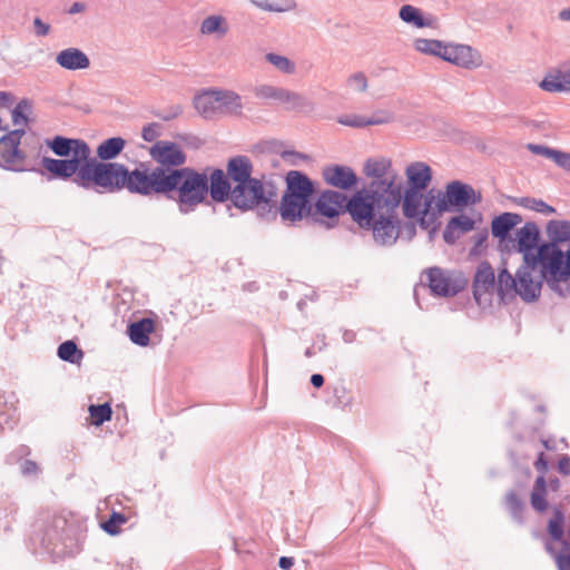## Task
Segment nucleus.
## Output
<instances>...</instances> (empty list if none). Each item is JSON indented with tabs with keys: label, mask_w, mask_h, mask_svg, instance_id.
<instances>
[{
	"label": "nucleus",
	"mask_w": 570,
	"mask_h": 570,
	"mask_svg": "<svg viewBox=\"0 0 570 570\" xmlns=\"http://www.w3.org/2000/svg\"><path fill=\"white\" fill-rule=\"evenodd\" d=\"M253 165L248 157L236 156L227 164V176L235 185L252 179Z\"/></svg>",
	"instance_id": "27"
},
{
	"label": "nucleus",
	"mask_w": 570,
	"mask_h": 570,
	"mask_svg": "<svg viewBox=\"0 0 570 570\" xmlns=\"http://www.w3.org/2000/svg\"><path fill=\"white\" fill-rule=\"evenodd\" d=\"M160 136V126L156 122L144 126L141 137L145 141H154Z\"/></svg>",
	"instance_id": "55"
},
{
	"label": "nucleus",
	"mask_w": 570,
	"mask_h": 570,
	"mask_svg": "<svg viewBox=\"0 0 570 570\" xmlns=\"http://www.w3.org/2000/svg\"><path fill=\"white\" fill-rule=\"evenodd\" d=\"M394 120V114L389 110H377L371 117H366V127L385 125Z\"/></svg>",
	"instance_id": "51"
},
{
	"label": "nucleus",
	"mask_w": 570,
	"mask_h": 570,
	"mask_svg": "<svg viewBox=\"0 0 570 570\" xmlns=\"http://www.w3.org/2000/svg\"><path fill=\"white\" fill-rule=\"evenodd\" d=\"M125 522H126V518L124 514L118 513V512H112L110 518L102 523V529L107 533L115 535V534H118L120 531L119 525L124 524Z\"/></svg>",
	"instance_id": "49"
},
{
	"label": "nucleus",
	"mask_w": 570,
	"mask_h": 570,
	"mask_svg": "<svg viewBox=\"0 0 570 570\" xmlns=\"http://www.w3.org/2000/svg\"><path fill=\"white\" fill-rule=\"evenodd\" d=\"M548 489L544 475H539L533 484L530 503L534 511L543 513L548 510L549 503L547 500Z\"/></svg>",
	"instance_id": "36"
},
{
	"label": "nucleus",
	"mask_w": 570,
	"mask_h": 570,
	"mask_svg": "<svg viewBox=\"0 0 570 570\" xmlns=\"http://www.w3.org/2000/svg\"><path fill=\"white\" fill-rule=\"evenodd\" d=\"M229 23L226 17L222 14H210L203 19L199 26V32L203 36L223 39L229 32Z\"/></svg>",
	"instance_id": "28"
},
{
	"label": "nucleus",
	"mask_w": 570,
	"mask_h": 570,
	"mask_svg": "<svg viewBox=\"0 0 570 570\" xmlns=\"http://www.w3.org/2000/svg\"><path fill=\"white\" fill-rule=\"evenodd\" d=\"M405 174L410 183V188H416L419 190L425 189L432 179L431 168L422 161L409 165Z\"/></svg>",
	"instance_id": "29"
},
{
	"label": "nucleus",
	"mask_w": 570,
	"mask_h": 570,
	"mask_svg": "<svg viewBox=\"0 0 570 570\" xmlns=\"http://www.w3.org/2000/svg\"><path fill=\"white\" fill-rule=\"evenodd\" d=\"M495 293V275L490 263L482 262L473 278V297L481 307L490 305Z\"/></svg>",
	"instance_id": "12"
},
{
	"label": "nucleus",
	"mask_w": 570,
	"mask_h": 570,
	"mask_svg": "<svg viewBox=\"0 0 570 570\" xmlns=\"http://www.w3.org/2000/svg\"><path fill=\"white\" fill-rule=\"evenodd\" d=\"M461 236V233L455 229L449 222L443 232V239L448 244H454Z\"/></svg>",
	"instance_id": "57"
},
{
	"label": "nucleus",
	"mask_w": 570,
	"mask_h": 570,
	"mask_svg": "<svg viewBox=\"0 0 570 570\" xmlns=\"http://www.w3.org/2000/svg\"><path fill=\"white\" fill-rule=\"evenodd\" d=\"M155 330V324L151 318H141L128 325V335L130 341L139 346H147L150 342V334Z\"/></svg>",
	"instance_id": "30"
},
{
	"label": "nucleus",
	"mask_w": 570,
	"mask_h": 570,
	"mask_svg": "<svg viewBox=\"0 0 570 570\" xmlns=\"http://www.w3.org/2000/svg\"><path fill=\"white\" fill-rule=\"evenodd\" d=\"M482 200L481 194L476 193L470 185L460 180L450 181L445 190L430 189L425 194L423 215L436 219L442 213L448 212L450 207H466L475 205Z\"/></svg>",
	"instance_id": "5"
},
{
	"label": "nucleus",
	"mask_w": 570,
	"mask_h": 570,
	"mask_svg": "<svg viewBox=\"0 0 570 570\" xmlns=\"http://www.w3.org/2000/svg\"><path fill=\"white\" fill-rule=\"evenodd\" d=\"M543 281L559 296L570 297V252L564 257L553 244H542L535 255H525L517 271V294L527 302L535 301Z\"/></svg>",
	"instance_id": "1"
},
{
	"label": "nucleus",
	"mask_w": 570,
	"mask_h": 570,
	"mask_svg": "<svg viewBox=\"0 0 570 570\" xmlns=\"http://www.w3.org/2000/svg\"><path fill=\"white\" fill-rule=\"evenodd\" d=\"M374 242L380 246H392L400 236V219L396 210H379L371 223Z\"/></svg>",
	"instance_id": "8"
},
{
	"label": "nucleus",
	"mask_w": 570,
	"mask_h": 570,
	"mask_svg": "<svg viewBox=\"0 0 570 570\" xmlns=\"http://www.w3.org/2000/svg\"><path fill=\"white\" fill-rule=\"evenodd\" d=\"M29 110V105L27 101L22 100L20 101L12 110V122L14 126H21V128L24 129V127L28 124V117L26 112Z\"/></svg>",
	"instance_id": "48"
},
{
	"label": "nucleus",
	"mask_w": 570,
	"mask_h": 570,
	"mask_svg": "<svg viewBox=\"0 0 570 570\" xmlns=\"http://www.w3.org/2000/svg\"><path fill=\"white\" fill-rule=\"evenodd\" d=\"M521 216L514 213H503L492 220L491 230L494 237L504 239L509 232L521 223Z\"/></svg>",
	"instance_id": "34"
},
{
	"label": "nucleus",
	"mask_w": 570,
	"mask_h": 570,
	"mask_svg": "<svg viewBox=\"0 0 570 570\" xmlns=\"http://www.w3.org/2000/svg\"><path fill=\"white\" fill-rule=\"evenodd\" d=\"M448 42L438 39L415 38L413 40V48L425 56L436 57L443 60Z\"/></svg>",
	"instance_id": "37"
},
{
	"label": "nucleus",
	"mask_w": 570,
	"mask_h": 570,
	"mask_svg": "<svg viewBox=\"0 0 570 570\" xmlns=\"http://www.w3.org/2000/svg\"><path fill=\"white\" fill-rule=\"evenodd\" d=\"M33 27H35L36 35L39 36V37H45L50 31V26L48 23L43 22L38 17L35 18V20H33Z\"/></svg>",
	"instance_id": "58"
},
{
	"label": "nucleus",
	"mask_w": 570,
	"mask_h": 570,
	"mask_svg": "<svg viewBox=\"0 0 570 570\" xmlns=\"http://www.w3.org/2000/svg\"><path fill=\"white\" fill-rule=\"evenodd\" d=\"M312 206L307 200H297L288 195H283L279 205V214L284 222H297L311 214Z\"/></svg>",
	"instance_id": "22"
},
{
	"label": "nucleus",
	"mask_w": 570,
	"mask_h": 570,
	"mask_svg": "<svg viewBox=\"0 0 570 570\" xmlns=\"http://www.w3.org/2000/svg\"><path fill=\"white\" fill-rule=\"evenodd\" d=\"M337 122L353 128H363L366 127V117L352 114V115H342L337 118Z\"/></svg>",
	"instance_id": "52"
},
{
	"label": "nucleus",
	"mask_w": 570,
	"mask_h": 570,
	"mask_svg": "<svg viewBox=\"0 0 570 570\" xmlns=\"http://www.w3.org/2000/svg\"><path fill=\"white\" fill-rule=\"evenodd\" d=\"M232 191L228 176L222 169H214L208 176V194L213 200L218 203L232 200Z\"/></svg>",
	"instance_id": "23"
},
{
	"label": "nucleus",
	"mask_w": 570,
	"mask_h": 570,
	"mask_svg": "<svg viewBox=\"0 0 570 570\" xmlns=\"http://www.w3.org/2000/svg\"><path fill=\"white\" fill-rule=\"evenodd\" d=\"M443 53L444 61L463 69L472 70L481 67L483 63L482 55L468 45L448 42Z\"/></svg>",
	"instance_id": "13"
},
{
	"label": "nucleus",
	"mask_w": 570,
	"mask_h": 570,
	"mask_svg": "<svg viewBox=\"0 0 570 570\" xmlns=\"http://www.w3.org/2000/svg\"><path fill=\"white\" fill-rule=\"evenodd\" d=\"M252 3L264 11L268 12H289L297 8L295 0H250Z\"/></svg>",
	"instance_id": "40"
},
{
	"label": "nucleus",
	"mask_w": 570,
	"mask_h": 570,
	"mask_svg": "<svg viewBox=\"0 0 570 570\" xmlns=\"http://www.w3.org/2000/svg\"><path fill=\"white\" fill-rule=\"evenodd\" d=\"M553 163L563 170L570 173V153L558 150L554 156Z\"/></svg>",
	"instance_id": "56"
},
{
	"label": "nucleus",
	"mask_w": 570,
	"mask_h": 570,
	"mask_svg": "<svg viewBox=\"0 0 570 570\" xmlns=\"http://www.w3.org/2000/svg\"><path fill=\"white\" fill-rule=\"evenodd\" d=\"M424 199L425 195L422 194V190L416 188H407L402 191V209L403 214L407 218H416L421 215L420 225L424 228H428L430 223L428 220L434 222L431 215H423L424 210Z\"/></svg>",
	"instance_id": "16"
},
{
	"label": "nucleus",
	"mask_w": 570,
	"mask_h": 570,
	"mask_svg": "<svg viewBox=\"0 0 570 570\" xmlns=\"http://www.w3.org/2000/svg\"><path fill=\"white\" fill-rule=\"evenodd\" d=\"M217 90L205 91L194 99L196 110L206 119L218 116Z\"/></svg>",
	"instance_id": "33"
},
{
	"label": "nucleus",
	"mask_w": 570,
	"mask_h": 570,
	"mask_svg": "<svg viewBox=\"0 0 570 570\" xmlns=\"http://www.w3.org/2000/svg\"><path fill=\"white\" fill-rule=\"evenodd\" d=\"M563 514L556 510L554 517L548 523V532L554 541H561L563 537Z\"/></svg>",
	"instance_id": "47"
},
{
	"label": "nucleus",
	"mask_w": 570,
	"mask_h": 570,
	"mask_svg": "<svg viewBox=\"0 0 570 570\" xmlns=\"http://www.w3.org/2000/svg\"><path fill=\"white\" fill-rule=\"evenodd\" d=\"M80 174L82 188L98 186L108 190L127 189L131 194L148 196L146 177L140 165L134 170H128L122 164L104 163L90 156L82 165Z\"/></svg>",
	"instance_id": "3"
},
{
	"label": "nucleus",
	"mask_w": 570,
	"mask_h": 570,
	"mask_svg": "<svg viewBox=\"0 0 570 570\" xmlns=\"http://www.w3.org/2000/svg\"><path fill=\"white\" fill-rule=\"evenodd\" d=\"M539 240V228L534 223H527L523 227L517 230L518 250L525 255H535Z\"/></svg>",
	"instance_id": "25"
},
{
	"label": "nucleus",
	"mask_w": 570,
	"mask_h": 570,
	"mask_svg": "<svg viewBox=\"0 0 570 570\" xmlns=\"http://www.w3.org/2000/svg\"><path fill=\"white\" fill-rule=\"evenodd\" d=\"M364 173L368 178H371L368 188H374L383 181L386 183L399 175L394 169L391 159L385 157L368 159L365 163Z\"/></svg>",
	"instance_id": "17"
},
{
	"label": "nucleus",
	"mask_w": 570,
	"mask_h": 570,
	"mask_svg": "<svg viewBox=\"0 0 570 570\" xmlns=\"http://www.w3.org/2000/svg\"><path fill=\"white\" fill-rule=\"evenodd\" d=\"M126 147V140L121 137H111L102 140L97 149V158L104 163H111L110 160L117 158Z\"/></svg>",
	"instance_id": "32"
},
{
	"label": "nucleus",
	"mask_w": 570,
	"mask_h": 570,
	"mask_svg": "<svg viewBox=\"0 0 570 570\" xmlns=\"http://www.w3.org/2000/svg\"><path fill=\"white\" fill-rule=\"evenodd\" d=\"M344 212L363 229H370L371 223L376 217L379 209L376 203L370 199L367 190L357 191L344 202Z\"/></svg>",
	"instance_id": "10"
},
{
	"label": "nucleus",
	"mask_w": 570,
	"mask_h": 570,
	"mask_svg": "<svg viewBox=\"0 0 570 570\" xmlns=\"http://www.w3.org/2000/svg\"><path fill=\"white\" fill-rule=\"evenodd\" d=\"M58 356L62 361L78 364L83 357V352L77 347L73 341H66L59 345Z\"/></svg>",
	"instance_id": "42"
},
{
	"label": "nucleus",
	"mask_w": 570,
	"mask_h": 570,
	"mask_svg": "<svg viewBox=\"0 0 570 570\" xmlns=\"http://www.w3.org/2000/svg\"><path fill=\"white\" fill-rule=\"evenodd\" d=\"M283 88L263 85L256 88V96L264 99L279 100Z\"/></svg>",
	"instance_id": "53"
},
{
	"label": "nucleus",
	"mask_w": 570,
	"mask_h": 570,
	"mask_svg": "<svg viewBox=\"0 0 570 570\" xmlns=\"http://www.w3.org/2000/svg\"><path fill=\"white\" fill-rule=\"evenodd\" d=\"M39 471V468L35 461L26 460L21 463V473L23 475H35Z\"/></svg>",
	"instance_id": "59"
},
{
	"label": "nucleus",
	"mask_w": 570,
	"mask_h": 570,
	"mask_svg": "<svg viewBox=\"0 0 570 570\" xmlns=\"http://www.w3.org/2000/svg\"><path fill=\"white\" fill-rule=\"evenodd\" d=\"M517 276L513 277L505 268L501 269L495 279V293L500 299L503 301L505 296L517 294Z\"/></svg>",
	"instance_id": "38"
},
{
	"label": "nucleus",
	"mask_w": 570,
	"mask_h": 570,
	"mask_svg": "<svg viewBox=\"0 0 570 570\" xmlns=\"http://www.w3.org/2000/svg\"><path fill=\"white\" fill-rule=\"evenodd\" d=\"M527 149L531 151L534 155L546 157L548 159H551L553 161L554 156L558 151V149L550 148L544 145H538V144H528Z\"/></svg>",
	"instance_id": "54"
},
{
	"label": "nucleus",
	"mask_w": 570,
	"mask_h": 570,
	"mask_svg": "<svg viewBox=\"0 0 570 570\" xmlns=\"http://www.w3.org/2000/svg\"><path fill=\"white\" fill-rule=\"evenodd\" d=\"M547 234L550 238L548 244H553L562 256L566 257L569 255L570 244L569 247L563 250L560 247V243L570 240V220H550L547 225Z\"/></svg>",
	"instance_id": "26"
},
{
	"label": "nucleus",
	"mask_w": 570,
	"mask_h": 570,
	"mask_svg": "<svg viewBox=\"0 0 570 570\" xmlns=\"http://www.w3.org/2000/svg\"><path fill=\"white\" fill-rule=\"evenodd\" d=\"M399 18L415 28H432L435 22L433 17L423 16L422 11L412 4L402 6L399 10Z\"/></svg>",
	"instance_id": "31"
},
{
	"label": "nucleus",
	"mask_w": 570,
	"mask_h": 570,
	"mask_svg": "<svg viewBox=\"0 0 570 570\" xmlns=\"http://www.w3.org/2000/svg\"><path fill=\"white\" fill-rule=\"evenodd\" d=\"M89 413L92 419V423L95 425H100L111 419L112 411L110 405L105 403L99 405H90Z\"/></svg>",
	"instance_id": "45"
},
{
	"label": "nucleus",
	"mask_w": 570,
	"mask_h": 570,
	"mask_svg": "<svg viewBox=\"0 0 570 570\" xmlns=\"http://www.w3.org/2000/svg\"><path fill=\"white\" fill-rule=\"evenodd\" d=\"M556 563L559 570H570V553L556 554Z\"/></svg>",
	"instance_id": "60"
},
{
	"label": "nucleus",
	"mask_w": 570,
	"mask_h": 570,
	"mask_svg": "<svg viewBox=\"0 0 570 570\" xmlns=\"http://www.w3.org/2000/svg\"><path fill=\"white\" fill-rule=\"evenodd\" d=\"M149 156L156 166L150 167L146 163H140L142 175H145L148 191L159 185L161 175H168L170 171L180 170L187 161V155L178 144L169 140H157L149 148Z\"/></svg>",
	"instance_id": "4"
},
{
	"label": "nucleus",
	"mask_w": 570,
	"mask_h": 570,
	"mask_svg": "<svg viewBox=\"0 0 570 570\" xmlns=\"http://www.w3.org/2000/svg\"><path fill=\"white\" fill-rule=\"evenodd\" d=\"M403 180L400 175L374 188H367V196L376 203L379 210H396L402 200Z\"/></svg>",
	"instance_id": "9"
},
{
	"label": "nucleus",
	"mask_w": 570,
	"mask_h": 570,
	"mask_svg": "<svg viewBox=\"0 0 570 570\" xmlns=\"http://www.w3.org/2000/svg\"><path fill=\"white\" fill-rule=\"evenodd\" d=\"M520 204L525 208L535 210V212L544 214V215H551V214L556 213V209L552 206L548 205L547 203H544L541 199L524 197V198H521Z\"/></svg>",
	"instance_id": "46"
},
{
	"label": "nucleus",
	"mask_w": 570,
	"mask_h": 570,
	"mask_svg": "<svg viewBox=\"0 0 570 570\" xmlns=\"http://www.w3.org/2000/svg\"><path fill=\"white\" fill-rule=\"evenodd\" d=\"M294 564V559L291 557H281L278 561L279 568L289 570Z\"/></svg>",
	"instance_id": "63"
},
{
	"label": "nucleus",
	"mask_w": 570,
	"mask_h": 570,
	"mask_svg": "<svg viewBox=\"0 0 570 570\" xmlns=\"http://www.w3.org/2000/svg\"><path fill=\"white\" fill-rule=\"evenodd\" d=\"M159 185L148 191L147 197L165 196L174 200L181 214L194 212L196 207L207 200L208 176L191 167L161 175Z\"/></svg>",
	"instance_id": "2"
},
{
	"label": "nucleus",
	"mask_w": 570,
	"mask_h": 570,
	"mask_svg": "<svg viewBox=\"0 0 570 570\" xmlns=\"http://www.w3.org/2000/svg\"><path fill=\"white\" fill-rule=\"evenodd\" d=\"M345 200L346 196L341 191L324 190L315 203V213L327 218H336L344 213Z\"/></svg>",
	"instance_id": "20"
},
{
	"label": "nucleus",
	"mask_w": 570,
	"mask_h": 570,
	"mask_svg": "<svg viewBox=\"0 0 570 570\" xmlns=\"http://www.w3.org/2000/svg\"><path fill=\"white\" fill-rule=\"evenodd\" d=\"M558 470L560 473L564 475L570 474V459L567 455H563L558 462Z\"/></svg>",
	"instance_id": "61"
},
{
	"label": "nucleus",
	"mask_w": 570,
	"mask_h": 570,
	"mask_svg": "<svg viewBox=\"0 0 570 570\" xmlns=\"http://www.w3.org/2000/svg\"><path fill=\"white\" fill-rule=\"evenodd\" d=\"M346 88L352 92L364 94L368 89V80L363 71L351 73L345 80Z\"/></svg>",
	"instance_id": "43"
},
{
	"label": "nucleus",
	"mask_w": 570,
	"mask_h": 570,
	"mask_svg": "<svg viewBox=\"0 0 570 570\" xmlns=\"http://www.w3.org/2000/svg\"><path fill=\"white\" fill-rule=\"evenodd\" d=\"M541 90L556 94L570 91V65L550 70L540 81Z\"/></svg>",
	"instance_id": "21"
},
{
	"label": "nucleus",
	"mask_w": 570,
	"mask_h": 570,
	"mask_svg": "<svg viewBox=\"0 0 570 570\" xmlns=\"http://www.w3.org/2000/svg\"><path fill=\"white\" fill-rule=\"evenodd\" d=\"M322 175L326 184L342 190H350L357 184V176L348 166H326L323 169Z\"/></svg>",
	"instance_id": "19"
},
{
	"label": "nucleus",
	"mask_w": 570,
	"mask_h": 570,
	"mask_svg": "<svg viewBox=\"0 0 570 570\" xmlns=\"http://www.w3.org/2000/svg\"><path fill=\"white\" fill-rule=\"evenodd\" d=\"M534 466L539 472H541V475H544L548 470V461L546 460L543 452L539 454L537 461L534 462Z\"/></svg>",
	"instance_id": "62"
},
{
	"label": "nucleus",
	"mask_w": 570,
	"mask_h": 570,
	"mask_svg": "<svg viewBox=\"0 0 570 570\" xmlns=\"http://www.w3.org/2000/svg\"><path fill=\"white\" fill-rule=\"evenodd\" d=\"M265 59L284 73L292 75L295 72V63L285 56L271 52L265 56Z\"/></svg>",
	"instance_id": "44"
},
{
	"label": "nucleus",
	"mask_w": 570,
	"mask_h": 570,
	"mask_svg": "<svg viewBox=\"0 0 570 570\" xmlns=\"http://www.w3.org/2000/svg\"><path fill=\"white\" fill-rule=\"evenodd\" d=\"M449 223L458 229L461 235L468 233L474 228V220L466 215H459L452 217Z\"/></svg>",
	"instance_id": "50"
},
{
	"label": "nucleus",
	"mask_w": 570,
	"mask_h": 570,
	"mask_svg": "<svg viewBox=\"0 0 570 570\" xmlns=\"http://www.w3.org/2000/svg\"><path fill=\"white\" fill-rule=\"evenodd\" d=\"M504 503L512 519L518 522H523L524 503L514 491H509L504 497Z\"/></svg>",
	"instance_id": "41"
},
{
	"label": "nucleus",
	"mask_w": 570,
	"mask_h": 570,
	"mask_svg": "<svg viewBox=\"0 0 570 570\" xmlns=\"http://www.w3.org/2000/svg\"><path fill=\"white\" fill-rule=\"evenodd\" d=\"M285 195L294 197L297 200L309 202L315 191L314 183L302 171L291 170L286 175Z\"/></svg>",
	"instance_id": "18"
},
{
	"label": "nucleus",
	"mask_w": 570,
	"mask_h": 570,
	"mask_svg": "<svg viewBox=\"0 0 570 570\" xmlns=\"http://www.w3.org/2000/svg\"><path fill=\"white\" fill-rule=\"evenodd\" d=\"M278 101L285 104L286 108L293 111H304L313 108L312 102L307 100L303 95L284 88Z\"/></svg>",
	"instance_id": "39"
},
{
	"label": "nucleus",
	"mask_w": 570,
	"mask_h": 570,
	"mask_svg": "<svg viewBox=\"0 0 570 570\" xmlns=\"http://www.w3.org/2000/svg\"><path fill=\"white\" fill-rule=\"evenodd\" d=\"M421 281L429 286L433 295L441 297L455 296L468 285V279L462 273L436 266L425 269Z\"/></svg>",
	"instance_id": "6"
},
{
	"label": "nucleus",
	"mask_w": 570,
	"mask_h": 570,
	"mask_svg": "<svg viewBox=\"0 0 570 570\" xmlns=\"http://www.w3.org/2000/svg\"><path fill=\"white\" fill-rule=\"evenodd\" d=\"M218 116L239 115L243 108L242 98L233 91L217 90Z\"/></svg>",
	"instance_id": "35"
},
{
	"label": "nucleus",
	"mask_w": 570,
	"mask_h": 570,
	"mask_svg": "<svg viewBox=\"0 0 570 570\" xmlns=\"http://www.w3.org/2000/svg\"><path fill=\"white\" fill-rule=\"evenodd\" d=\"M274 195L273 191L265 190L259 179L252 178L233 187L232 203L237 208L252 209L261 204L268 205Z\"/></svg>",
	"instance_id": "7"
},
{
	"label": "nucleus",
	"mask_w": 570,
	"mask_h": 570,
	"mask_svg": "<svg viewBox=\"0 0 570 570\" xmlns=\"http://www.w3.org/2000/svg\"><path fill=\"white\" fill-rule=\"evenodd\" d=\"M48 146L59 157H68L71 155V158H77L86 163L91 156L89 145L82 139L56 136L48 141Z\"/></svg>",
	"instance_id": "15"
},
{
	"label": "nucleus",
	"mask_w": 570,
	"mask_h": 570,
	"mask_svg": "<svg viewBox=\"0 0 570 570\" xmlns=\"http://www.w3.org/2000/svg\"><path fill=\"white\" fill-rule=\"evenodd\" d=\"M24 132L23 128H18L0 138V166L3 168L16 171L23 170L24 154L19 146Z\"/></svg>",
	"instance_id": "11"
},
{
	"label": "nucleus",
	"mask_w": 570,
	"mask_h": 570,
	"mask_svg": "<svg viewBox=\"0 0 570 570\" xmlns=\"http://www.w3.org/2000/svg\"><path fill=\"white\" fill-rule=\"evenodd\" d=\"M56 62L66 70H83L89 68V57L79 48L70 47L56 56Z\"/></svg>",
	"instance_id": "24"
},
{
	"label": "nucleus",
	"mask_w": 570,
	"mask_h": 570,
	"mask_svg": "<svg viewBox=\"0 0 570 570\" xmlns=\"http://www.w3.org/2000/svg\"><path fill=\"white\" fill-rule=\"evenodd\" d=\"M85 161H80L77 158L69 159H55L50 157H43L41 160L42 167L50 173L55 178L69 179L73 177V183L82 187V183L79 179Z\"/></svg>",
	"instance_id": "14"
},
{
	"label": "nucleus",
	"mask_w": 570,
	"mask_h": 570,
	"mask_svg": "<svg viewBox=\"0 0 570 570\" xmlns=\"http://www.w3.org/2000/svg\"><path fill=\"white\" fill-rule=\"evenodd\" d=\"M558 19L562 22L570 21V7L563 8L558 12Z\"/></svg>",
	"instance_id": "64"
}]
</instances>
